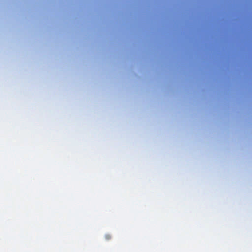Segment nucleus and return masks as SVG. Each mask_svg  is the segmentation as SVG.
<instances>
[{
  "instance_id": "f257e3e1",
  "label": "nucleus",
  "mask_w": 252,
  "mask_h": 252,
  "mask_svg": "<svg viewBox=\"0 0 252 252\" xmlns=\"http://www.w3.org/2000/svg\"><path fill=\"white\" fill-rule=\"evenodd\" d=\"M105 238L107 240H109L111 238V236L110 234H106L105 235Z\"/></svg>"
}]
</instances>
